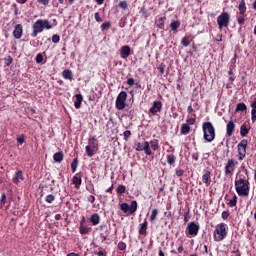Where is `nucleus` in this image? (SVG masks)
<instances>
[{"instance_id":"23","label":"nucleus","mask_w":256,"mask_h":256,"mask_svg":"<svg viewBox=\"0 0 256 256\" xmlns=\"http://www.w3.org/2000/svg\"><path fill=\"white\" fill-rule=\"evenodd\" d=\"M62 77L67 81H73V71H71L70 69L63 70Z\"/></svg>"},{"instance_id":"12","label":"nucleus","mask_w":256,"mask_h":256,"mask_svg":"<svg viewBox=\"0 0 256 256\" xmlns=\"http://www.w3.org/2000/svg\"><path fill=\"white\" fill-rule=\"evenodd\" d=\"M120 210L123 213H128V215H133L137 211V202L132 200L130 205L124 202L120 204Z\"/></svg>"},{"instance_id":"50","label":"nucleus","mask_w":256,"mask_h":256,"mask_svg":"<svg viewBox=\"0 0 256 256\" xmlns=\"http://www.w3.org/2000/svg\"><path fill=\"white\" fill-rule=\"evenodd\" d=\"M94 19L95 21H97V23H103V19L101 18V16L99 15V12H96L94 14Z\"/></svg>"},{"instance_id":"59","label":"nucleus","mask_w":256,"mask_h":256,"mask_svg":"<svg viewBox=\"0 0 256 256\" xmlns=\"http://www.w3.org/2000/svg\"><path fill=\"white\" fill-rule=\"evenodd\" d=\"M184 173H185V171H183V170H176L177 177H183Z\"/></svg>"},{"instance_id":"20","label":"nucleus","mask_w":256,"mask_h":256,"mask_svg":"<svg viewBox=\"0 0 256 256\" xmlns=\"http://www.w3.org/2000/svg\"><path fill=\"white\" fill-rule=\"evenodd\" d=\"M120 55L122 59H127V57L131 55V47H129L128 45L122 46Z\"/></svg>"},{"instance_id":"16","label":"nucleus","mask_w":256,"mask_h":256,"mask_svg":"<svg viewBox=\"0 0 256 256\" xmlns=\"http://www.w3.org/2000/svg\"><path fill=\"white\" fill-rule=\"evenodd\" d=\"M81 177H82L81 172L76 173L73 176L72 183H73V185H75V189H80L81 188V184L83 183V179H81Z\"/></svg>"},{"instance_id":"26","label":"nucleus","mask_w":256,"mask_h":256,"mask_svg":"<svg viewBox=\"0 0 256 256\" xmlns=\"http://www.w3.org/2000/svg\"><path fill=\"white\" fill-rule=\"evenodd\" d=\"M75 98H76V100L74 102L75 109H81V103H83V95L76 94Z\"/></svg>"},{"instance_id":"32","label":"nucleus","mask_w":256,"mask_h":256,"mask_svg":"<svg viewBox=\"0 0 256 256\" xmlns=\"http://www.w3.org/2000/svg\"><path fill=\"white\" fill-rule=\"evenodd\" d=\"M181 27V22H179L178 20H173L170 23V29H172V31L177 32V29Z\"/></svg>"},{"instance_id":"45","label":"nucleus","mask_w":256,"mask_h":256,"mask_svg":"<svg viewBox=\"0 0 256 256\" xmlns=\"http://www.w3.org/2000/svg\"><path fill=\"white\" fill-rule=\"evenodd\" d=\"M45 201L46 203H53V201H55V195L53 194H49L45 197Z\"/></svg>"},{"instance_id":"36","label":"nucleus","mask_w":256,"mask_h":256,"mask_svg":"<svg viewBox=\"0 0 256 256\" xmlns=\"http://www.w3.org/2000/svg\"><path fill=\"white\" fill-rule=\"evenodd\" d=\"M166 161L168 165H175V161H177V158L173 154H170L167 156Z\"/></svg>"},{"instance_id":"47","label":"nucleus","mask_w":256,"mask_h":256,"mask_svg":"<svg viewBox=\"0 0 256 256\" xmlns=\"http://www.w3.org/2000/svg\"><path fill=\"white\" fill-rule=\"evenodd\" d=\"M118 249H119L120 251H125V249H127V244H125V242H123V241H120V242L118 243Z\"/></svg>"},{"instance_id":"39","label":"nucleus","mask_w":256,"mask_h":256,"mask_svg":"<svg viewBox=\"0 0 256 256\" xmlns=\"http://www.w3.org/2000/svg\"><path fill=\"white\" fill-rule=\"evenodd\" d=\"M118 7H119L120 9H123V10L125 11L126 9H128L129 4H127V1H126V0H123V1H120V2H119Z\"/></svg>"},{"instance_id":"2","label":"nucleus","mask_w":256,"mask_h":256,"mask_svg":"<svg viewBox=\"0 0 256 256\" xmlns=\"http://www.w3.org/2000/svg\"><path fill=\"white\" fill-rule=\"evenodd\" d=\"M45 29H53V24L47 19H38L32 24L31 37L35 38L39 33H43Z\"/></svg>"},{"instance_id":"28","label":"nucleus","mask_w":256,"mask_h":256,"mask_svg":"<svg viewBox=\"0 0 256 256\" xmlns=\"http://www.w3.org/2000/svg\"><path fill=\"white\" fill-rule=\"evenodd\" d=\"M149 147H151L152 151H159L161 146H159V141L157 139H153L149 142Z\"/></svg>"},{"instance_id":"40","label":"nucleus","mask_w":256,"mask_h":256,"mask_svg":"<svg viewBox=\"0 0 256 256\" xmlns=\"http://www.w3.org/2000/svg\"><path fill=\"white\" fill-rule=\"evenodd\" d=\"M235 59H237V55H235V57L232 59V63H233V64H231L230 67H229L228 74H229L230 76L233 75V69H235Z\"/></svg>"},{"instance_id":"55","label":"nucleus","mask_w":256,"mask_h":256,"mask_svg":"<svg viewBox=\"0 0 256 256\" xmlns=\"http://www.w3.org/2000/svg\"><path fill=\"white\" fill-rule=\"evenodd\" d=\"M186 125H195V118H189L186 120Z\"/></svg>"},{"instance_id":"11","label":"nucleus","mask_w":256,"mask_h":256,"mask_svg":"<svg viewBox=\"0 0 256 256\" xmlns=\"http://www.w3.org/2000/svg\"><path fill=\"white\" fill-rule=\"evenodd\" d=\"M249 145V141L247 139H243L237 145L238 149V161H243L247 155V146Z\"/></svg>"},{"instance_id":"41","label":"nucleus","mask_w":256,"mask_h":256,"mask_svg":"<svg viewBox=\"0 0 256 256\" xmlns=\"http://www.w3.org/2000/svg\"><path fill=\"white\" fill-rule=\"evenodd\" d=\"M11 63H13V57L7 56L6 58H4L5 67H9V65H11Z\"/></svg>"},{"instance_id":"27","label":"nucleus","mask_w":256,"mask_h":256,"mask_svg":"<svg viewBox=\"0 0 256 256\" xmlns=\"http://www.w3.org/2000/svg\"><path fill=\"white\" fill-rule=\"evenodd\" d=\"M180 133L181 135H189V133H191V126L186 123L182 124L180 128Z\"/></svg>"},{"instance_id":"31","label":"nucleus","mask_w":256,"mask_h":256,"mask_svg":"<svg viewBox=\"0 0 256 256\" xmlns=\"http://www.w3.org/2000/svg\"><path fill=\"white\" fill-rule=\"evenodd\" d=\"M165 21H167L166 16L159 18L156 27H158V29H165Z\"/></svg>"},{"instance_id":"51","label":"nucleus","mask_w":256,"mask_h":256,"mask_svg":"<svg viewBox=\"0 0 256 256\" xmlns=\"http://www.w3.org/2000/svg\"><path fill=\"white\" fill-rule=\"evenodd\" d=\"M36 63H43V55L41 53L37 54L35 57Z\"/></svg>"},{"instance_id":"10","label":"nucleus","mask_w":256,"mask_h":256,"mask_svg":"<svg viewBox=\"0 0 256 256\" xmlns=\"http://www.w3.org/2000/svg\"><path fill=\"white\" fill-rule=\"evenodd\" d=\"M229 23H231V16L227 12H222L217 17V25L218 28L221 30L223 27H229Z\"/></svg>"},{"instance_id":"14","label":"nucleus","mask_w":256,"mask_h":256,"mask_svg":"<svg viewBox=\"0 0 256 256\" xmlns=\"http://www.w3.org/2000/svg\"><path fill=\"white\" fill-rule=\"evenodd\" d=\"M162 109H163V102L156 100L152 103V106L149 109V113L150 115L155 116L157 115V113H161Z\"/></svg>"},{"instance_id":"44","label":"nucleus","mask_w":256,"mask_h":256,"mask_svg":"<svg viewBox=\"0 0 256 256\" xmlns=\"http://www.w3.org/2000/svg\"><path fill=\"white\" fill-rule=\"evenodd\" d=\"M191 41H189V37H184L181 40V45H183V47H189Z\"/></svg>"},{"instance_id":"1","label":"nucleus","mask_w":256,"mask_h":256,"mask_svg":"<svg viewBox=\"0 0 256 256\" xmlns=\"http://www.w3.org/2000/svg\"><path fill=\"white\" fill-rule=\"evenodd\" d=\"M236 193L239 197H249V191H251V183H249V178L239 176L235 178L234 181Z\"/></svg>"},{"instance_id":"60","label":"nucleus","mask_w":256,"mask_h":256,"mask_svg":"<svg viewBox=\"0 0 256 256\" xmlns=\"http://www.w3.org/2000/svg\"><path fill=\"white\" fill-rule=\"evenodd\" d=\"M115 185L112 183L111 186L106 189V193H113V189H114Z\"/></svg>"},{"instance_id":"62","label":"nucleus","mask_w":256,"mask_h":256,"mask_svg":"<svg viewBox=\"0 0 256 256\" xmlns=\"http://www.w3.org/2000/svg\"><path fill=\"white\" fill-rule=\"evenodd\" d=\"M232 256H241V252L239 250L232 251Z\"/></svg>"},{"instance_id":"43","label":"nucleus","mask_w":256,"mask_h":256,"mask_svg":"<svg viewBox=\"0 0 256 256\" xmlns=\"http://www.w3.org/2000/svg\"><path fill=\"white\" fill-rule=\"evenodd\" d=\"M111 27V22H104L101 24V31H107Z\"/></svg>"},{"instance_id":"29","label":"nucleus","mask_w":256,"mask_h":256,"mask_svg":"<svg viewBox=\"0 0 256 256\" xmlns=\"http://www.w3.org/2000/svg\"><path fill=\"white\" fill-rule=\"evenodd\" d=\"M250 128H247L246 124H242L240 127V135L241 137H247L249 135Z\"/></svg>"},{"instance_id":"4","label":"nucleus","mask_w":256,"mask_h":256,"mask_svg":"<svg viewBox=\"0 0 256 256\" xmlns=\"http://www.w3.org/2000/svg\"><path fill=\"white\" fill-rule=\"evenodd\" d=\"M202 131L204 134V139L207 141V143L215 141V127H213L211 122H204L202 124Z\"/></svg>"},{"instance_id":"17","label":"nucleus","mask_w":256,"mask_h":256,"mask_svg":"<svg viewBox=\"0 0 256 256\" xmlns=\"http://www.w3.org/2000/svg\"><path fill=\"white\" fill-rule=\"evenodd\" d=\"M233 133H235V122L231 120L226 125V135L227 137H232Z\"/></svg>"},{"instance_id":"53","label":"nucleus","mask_w":256,"mask_h":256,"mask_svg":"<svg viewBox=\"0 0 256 256\" xmlns=\"http://www.w3.org/2000/svg\"><path fill=\"white\" fill-rule=\"evenodd\" d=\"M251 121L252 123L256 122V110H251Z\"/></svg>"},{"instance_id":"33","label":"nucleus","mask_w":256,"mask_h":256,"mask_svg":"<svg viewBox=\"0 0 256 256\" xmlns=\"http://www.w3.org/2000/svg\"><path fill=\"white\" fill-rule=\"evenodd\" d=\"M247 109V105L243 102L238 103L235 108V113H239L240 111H245Z\"/></svg>"},{"instance_id":"30","label":"nucleus","mask_w":256,"mask_h":256,"mask_svg":"<svg viewBox=\"0 0 256 256\" xmlns=\"http://www.w3.org/2000/svg\"><path fill=\"white\" fill-rule=\"evenodd\" d=\"M228 207H237V194H233L232 199H227Z\"/></svg>"},{"instance_id":"61","label":"nucleus","mask_w":256,"mask_h":256,"mask_svg":"<svg viewBox=\"0 0 256 256\" xmlns=\"http://www.w3.org/2000/svg\"><path fill=\"white\" fill-rule=\"evenodd\" d=\"M89 203H95V196L90 195L88 198Z\"/></svg>"},{"instance_id":"3","label":"nucleus","mask_w":256,"mask_h":256,"mask_svg":"<svg viewBox=\"0 0 256 256\" xmlns=\"http://www.w3.org/2000/svg\"><path fill=\"white\" fill-rule=\"evenodd\" d=\"M227 235H229V226L227 224L222 222L215 226L213 231V239L216 243L225 241V239H227Z\"/></svg>"},{"instance_id":"8","label":"nucleus","mask_w":256,"mask_h":256,"mask_svg":"<svg viewBox=\"0 0 256 256\" xmlns=\"http://www.w3.org/2000/svg\"><path fill=\"white\" fill-rule=\"evenodd\" d=\"M135 151H144L147 157H151L153 155V151L151 150V146H149V141L144 142H136L134 144Z\"/></svg>"},{"instance_id":"54","label":"nucleus","mask_w":256,"mask_h":256,"mask_svg":"<svg viewBox=\"0 0 256 256\" xmlns=\"http://www.w3.org/2000/svg\"><path fill=\"white\" fill-rule=\"evenodd\" d=\"M158 71H159L160 75H163L165 73V64H161L158 67Z\"/></svg>"},{"instance_id":"6","label":"nucleus","mask_w":256,"mask_h":256,"mask_svg":"<svg viewBox=\"0 0 256 256\" xmlns=\"http://www.w3.org/2000/svg\"><path fill=\"white\" fill-rule=\"evenodd\" d=\"M199 229H201L199 224L195 222H190L185 230L186 237H188L189 239H191V237H197V235H199Z\"/></svg>"},{"instance_id":"7","label":"nucleus","mask_w":256,"mask_h":256,"mask_svg":"<svg viewBox=\"0 0 256 256\" xmlns=\"http://www.w3.org/2000/svg\"><path fill=\"white\" fill-rule=\"evenodd\" d=\"M127 103V92L121 91L116 97L115 107L118 111H123L125 109Z\"/></svg>"},{"instance_id":"46","label":"nucleus","mask_w":256,"mask_h":256,"mask_svg":"<svg viewBox=\"0 0 256 256\" xmlns=\"http://www.w3.org/2000/svg\"><path fill=\"white\" fill-rule=\"evenodd\" d=\"M131 130H126L123 132L124 141H129V137H131Z\"/></svg>"},{"instance_id":"22","label":"nucleus","mask_w":256,"mask_h":256,"mask_svg":"<svg viewBox=\"0 0 256 256\" xmlns=\"http://www.w3.org/2000/svg\"><path fill=\"white\" fill-rule=\"evenodd\" d=\"M90 223H92V225L97 226L99 225V223H101V216H99V214L94 213L90 216Z\"/></svg>"},{"instance_id":"38","label":"nucleus","mask_w":256,"mask_h":256,"mask_svg":"<svg viewBox=\"0 0 256 256\" xmlns=\"http://www.w3.org/2000/svg\"><path fill=\"white\" fill-rule=\"evenodd\" d=\"M127 191V187L125 185H119L116 189V193L118 195H123Z\"/></svg>"},{"instance_id":"19","label":"nucleus","mask_w":256,"mask_h":256,"mask_svg":"<svg viewBox=\"0 0 256 256\" xmlns=\"http://www.w3.org/2000/svg\"><path fill=\"white\" fill-rule=\"evenodd\" d=\"M202 181L206 185V187H209V185H211V171L204 170V174L202 175Z\"/></svg>"},{"instance_id":"24","label":"nucleus","mask_w":256,"mask_h":256,"mask_svg":"<svg viewBox=\"0 0 256 256\" xmlns=\"http://www.w3.org/2000/svg\"><path fill=\"white\" fill-rule=\"evenodd\" d=\"M93 229L87 225L79 226L80 235H89Z\"/></svg>"},{"instance_id":"5","label":"nucleus","mask_w":256,"mask_h":256,"mask_svg":"<svg viewBox=\"0 0 256 256\" xmlns=\"http://www.w3.org/2000/svg\"><path fill=\"white\" fill-rule=\"evenodd\" d=\"M99 151V141L93 135L89 136L88 145L85 147L87 157H93Z\"/></svg>"},{"instance_id":"25","label":"nucleus","mask_w":256,"mask_h":256,"mask_svg":"<svg viewBox=\"0 0 256 256\" xmlns=\"http://www.w3.org/2000/svg\"><path fill=\"white\" fill-rule=\"evenodd\" d=\"M64 158H65V155L63 154V151L56 152L53 155V160L55 161V163H61Z\"/></svg>"},{"instance_id":"64","label":"nucleus","mask_w":256,"mask_h":256,"mask_svg":"<svg viewBox=\"0 0 256 256\" xmlns=\"http://www.w3.org/2000/svg\"><path fill=\"white\" fill-rule=\"evenodd\" d=\"M158 256H165V252H163V249L159 248Z\"/></svg>"},{"instance_id":"42","label":"nucleus","mask_w":256,"mask_h":256,"mask_svg":"<svg viewBox=\"0 0 256 256\" xmlns=\"http://www.w3.org/2000/svg\"><path fill=\"white\" fill-rule=\"evenodd\" d=\"M100 239H102V243H105V241H108V239H109V232L106 231L105 233H100Z\"/></svg>"},{"instance_id":"37","label":"nucleus","mask_w":256,"mask_h":256,"mask_svg":"<svg viewBox=\"0 0 256 256\" xmlns=\"http://www.w3.org/2000/svg\"><path fill=\"white\" fill-rule=\"evenodd\" d=\"M6 203H7V194L3 192L0 197V207H5Z\"/></svg>"},{"instance_id":"52","label":"nucleus","mask_w":256,"mask_h":256,"mask_svg":"<svg viewBox=\"0 0 256 256\" xmlns=\"http://www.w3.org/2000/svg\"><path fill=\"white\" fill-rule=\"evenodd\" d=\"M126 83H127V85H129V87H133V85H135V79L128 78Z\"/></svg>"},{"instance_id":"56","label":"nucleus","mask_w":256,"mask_h":256,"mask_svg":"<svg viewBox=\"0 0 256 256\" xmlns=\"http://www.w3.org/2000/svg\"><path fill=\"white\" fill-rule=\"evenodd\" d=\"M221 216H222V219L224 221H226V219H229V212L228 211H223Z\"/></svg>"},{"instance_id":"49","label":"nucleus","mask_w":256,"mask_h":256,"mask_svg":"<svg viewBox=\"0 0 256 256\" xmlns=\"http://www.w3.org/2000/svg\"><path fill=\"white\" fill-rule=\"evenodd\" d=\"M61 41V36L54 34L52 36V43H59Z\"/></svg>"},{"instance_id":"18","label":"nucleus","mask_w":256,"mask_h":256,"mask_svg":"<svg viewBox=\"0 0 256 256\" xmlns=\"http://www.w3.org/2000/svg\"><path fill=\"white\" fill-rule=\"evenodd\" d=\"M19 181H25L22 170H18L12 178V182L14 183V185H19Z\"/></svg>"},{"instance_id":"63","label":"nucleus","mask_w":256,"mask_h":256,"mask_svg":"<svg viewBox=\"0 0 256 256\" xmlns=\"http://www.w3.org/2000/svg\"><path fill=\"white\" fill-rule=\"evenodd\" d=\"M95 255H98V256H107V253H105L104 251H99V252H96Z\"/></svg>"},{"instance_id":"13","label":"nucleus","mask_w":256,"mask_h":256,"mask_svg":"<svg viewBox=\"0 0 256 256\" xmlns=\"http://www.w3.org/2000/svg\"><path fill=\"white\" fill-rule=\"evenodd\" d=\"M237 165H239V162L234 159H228L225 165V175H233L235 169H237Z\"/></svg>"},{"instance_id":"34","label":"nucleus","mask_w":256,"mask_h":256,"mask_svg":"<svg viewBox=\"0 0 256 256\" xmlns=\"http://www.w3.org/2000/svg\"><path fill=\"white\" fill-rule=\"evenodd\" d=\"M77 167H79V159L74 158L71 163L72 173H75L77 171Z\"/></svg>"},{"instance_id":"21","label":"nucleus","mask_w":256,"mask_h":256,"mask_svg":"<svg viewBox=\"0 0 256 256\" xmlns=\"http://www.w3.org/2000/svg\"><path fill=\"white\" fill-rule=\"evenodd\" d=\"M149 223L147 222V220H144L143 223L139 224V228H138V233L139 235H147V227H148Z\"/></svg>"},{"instance_id":"15","label":"nucleus","mask_w":256,"mask_h":256,"mask_svg":"<svg viewBox=\"0 0 256 256\" xmlns=\"http://www.w3.org/2000/svg\"><path fill=\"white\" fill-rule=\"evenodd\" d=\"M14 39H21L23 37V25L17 24L13 30Z\"/></svg>"},{"instance_id":"35","label":"nucleus","mask_w":256,"mask_h":256,"mask_svg":"<svg viewBox=\"0 0 256 256\" xmlns=\"http://www.w3.org/2000/svg\"><path fill=\"white\" fill-rule=\"evenodd\" d=\"M159 215V210H157V208H154L151 211V215H150V222L153 223V221H155L157 219V216Z\"/></svg>"},{"instance_id":"9","label":"nucleus","mask_w":256,"mask_h":256,"mask_svg":"<svg viewBox=\"0 0 256 256\" xmlns=\"http://www.w3.org/2000/svg\"><path fill=\"white\" fill-rule=\"evenodd\" d=\"M238 10H239V16L237 18V23L238 25H245V17H247V4L245 3V0H241L239 5H238Z\"/></svg>"},{"instance_id":"57","label":"nucleus","mask_w":256,"mask_h":256,"mask_svg":"<svg viewBox=\"0 0 256 256\" xmlns=\"http://www.w3.org/2000/svg\"><path fill=\"white\" fill-rule=\"evenodd\" d=\"M49 1L51 0H38V3H40V5H44V7H47V5H49Z\"/></svg>"},{"instance_id":"48","label":"nucleus","mask_w":256,"mask_h":256,"mask_svg":"<svg viewBox=\"0 0 256 256\" xmlns=\"http://www.w3.org/2000/svg\"><path fill=\"white\" fill-rule=\"evenodd\" d=\"M17 142L20 145H23L25 143V134H21L19 137H17Z\"/></svg>"},{"instance_id":"58","label":"nucleus","mask_w":256,"mask_h":256,"mask_svg":"<svg viewBox=\"0 0 256 256\" xmlns=\"http://www.w3.org/2000/svg\"><path fill=\"white\" fill-rule=\"evenodd\" d=\"M250 107H252V110L256 111V98L251 102Z\"/></svg>"}]
</instances>
